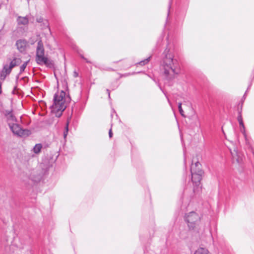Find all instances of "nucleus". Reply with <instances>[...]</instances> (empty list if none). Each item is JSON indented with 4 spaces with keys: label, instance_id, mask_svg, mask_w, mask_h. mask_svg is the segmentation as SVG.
Returning <instances> with one entry per match:
<instances>
[{
    "label": "nucleus",
    "instance_id": "f3484780",
    "mask_svg": "<svg viewBox=\"0 0 254 254\" xmlns=\"http://www.w3.org/2000/svg\"><path fill=\"white\" fill-rule=\"evenodd\" d=\"M109 136H110V137H111L112 136V133L111 130H110Z\"/></svg>",
    "mask_w": 254,
    "mask_h": 254
},
{
    "label": "nucleus",
    "instance_id": "9b49d317",
    "mask_svg": "<svg viewBox=\"0 0 254 254\" xmlns=\"http://www.w3.org/2000/svg\"><path fill=\"white\" fill-rule=\"evenodd\" d=\"M41 149L42 145L40 144H37L34 146L33 151L35 153H38L40 152Z\"/></svg>",
    "mask_w": 254,
    "mask_h": 254
},
{
    "label": "nucleus",
    "instance_id": "0eeeda50",
    "mask_svg": "<svg viewBox=\"0 0 254 254\" xmlns=\"http://www.w3.org/2000/svg\"><path fill=\"white\" fill-rule=\"evenodd\" d=\"M20 59H15L11 61L9 64L5 65L1 72V77H5L6 75L10 73L11 69L16 65L20 64Z\"/></svg>",
    "mask_w": 254,
    "mask_h": 254
},
{
    "label": "nucleus",
    "instance_id": "ddd939ff",
    "mask_svg": "<svg viewBox=\"0 0 254 254\" xmlns=\"http://www.w3.org/2000/svg\"><path fill=\"white\" fill-rule=\"evenodd\" d=\"M27 65V62H24V64L21 67V70L23 71Z\"/></svg>",
    "mask_w": 254,
    "mask_h": 254
},
{
    "label": "nucleus",
    "instance_id": "9d476101",
    "mask_svg": "<svg viewBox=\"0 0 254 254\" xmlns=\"http://www.w3.org/2000/svg\"><path fill=\"white\" fill-rule=\"evenodd\" d=\"M17 22L19 24L25 25L28 23V20L25 17H19L17 19Z\"/></svg>",
    "mask_w": 254,
    "mask_h": 254
},
{
    "label": "nucleus",
    "instance_id": "f8f14e48",
    "mask_svg": "<svg viewBox=\"0 0 254 254\" xmlns=\"http://www.w3.org/2000/svg\"><path fill=\"white\" fill-rule=\"evenodd\" d=\"M179 112H180V114L182 115V116H184V111L182 108L181 104L179 106Z\"/></svg>",
    "mask_w": 254,
    "mask_h": 254
},
{
    "label": "nucleus",
    "instance_id": "423d86ee",
    "mask_svg": "<svg viewBox=\"0 0 254 254\" xmlns=\"http://www.w3.org/2000/svg\"><path fill=\"white\" fill-rule=\"evenodd\" d=\"M173 55L171 53H168L164 60V64L168 68H170L173 72L177 66V61L173 59Z\"/></svg>",
    "mask_w": 254,
    "mask_h": 254
},
{
    "label": "nucleus",
    "instance_id": "2eb2a0df",
    "mask_svg": "<svg viewBox=\"0 0 254 254\" xmlns=\"http://www.w3.org/2000/svg\"><path fill=\"white\" fill-rule=\"evenodd\" d=\"M1 85V83L0 82V94L2 93Z\"/></svg>",
    "mask_w": 254,
    "mask_h": 254
},
{
    "label": "nucleus",
    "instance_id": "7ed1b4c3",
    "mask_svg": "<svg viewBox=\"0 0 254 254\" xmlns=\"http://www.w3.org/2000/svg\"><path fill=\"white\" fill-rule=\"evenodd\" d=\"M36 60L38 64H44L48 66L52 65V62L44 56L43 44L39 42L37 47Z\"/></svg>",
    "mask_w": 254,
    "mask_h": 254
},
{
    "label": "nucleus",
    "instance_id": "dca6fc26",
    "mask_svg": "<svg viewBox=\"0 0 254 254\" xmlns=\"http://www.w3.org/2000/svg\"><path fill=\"white\" fill-rule=\"evenodd\" d=\"M67 126H68V124L67 125V127H66V132H65V133H64V137H65V136H66V134H67V130H68V129H67Z\"/></svg>",
    "mask_w": 254,
    "mask_h": 254
},
{
    "label": "nucleus",
    "instance_id": "f03ea898",
    "mask_svg": "<svg viewBox=\"0 0 254 254\" xmlns=\"http://www.w3.org/2000/svg\"><path fill=\"white\" fill-rule=\"evenodd\" d=\"M6 118L8 126L14 134L21 137H26L30 134V130L23 129L20 127V121L16 119L12 114H7Z\"/></svg>",
    "mask_w": 254,
    "mask_h": 254
},
{
    "label": "nucleus",
    "instance_id": "a211bd4d",
    "mask_svg": "<svg viewBox=\"0 0 254 254\" xmlns=\"http://www.w3.org/2000/svg\"><path fill=\"white\" fill-rule=\"evenodd\" d=\"M35 90H36V89H33V90H32V92H35Z\"/></svg>",
    "mask_w": 254,
    "mask_h": 254
},
{
    "label": "nucleus",
    "instance_id": "20e7f679",
    "mask_svg": "<svg viewBox=\"0 0 254 254\" xmlns=\"http://www.w3.org/2000/svg\"><path fill=\"white\" fill-rule=\"evenodd\" d=\"M186 220L190 229H194L197 226L200 220V216L194 212L188 213L186 216Z\"/></svg>",
    "mask_w": 254,
    "mask_h": 254
},
{
    "label": "nucleus",
    "instance_id": "39448f33",
    "mask_svg": "<svg viewBox=\"0 0 254 254\" xmlns=\"http://www.w3.org/2000/svg\"><path fill=\"white\" fill-rule=\"evenodd\" d=\"M192 180L196 185L200 182L203 172L201 168V165L197 163L191 167Z\"/></svg>",
    "mask_w": 254,
    "mask_h": 254
},
{
    "label": "nucleus",
    "instance_id": "6e6552de",
    "mask_svg": "<svg viewBox=\"0 0 254 254\" xmlns=\"http://www.w3.org/2000/svg\"><path fill=\"white\" fill-rule=\"evenodd\" d=\"M27 45V42L24 40H19L16 42L17 48L20 51H24Z\"/></svg>",
    "mask_w": 254,
    "mask_h": 254
},
{
    "label": "nucleus",
    "instance_id": "4468645a",
    "mask_svg": "<svg viewBox=\"0 0 254 254\" xmlns=\"http://www.w3.org/2000/svg\"><path fill=\"white\" fill-rule=\"evenodd\" d=\"M39 106L41 108H43L45 106V103L43 101H41L39 102Z\"/></svg>",
    "mask_w": 254,
    "mask_h": 254
},
{
    "label": "nucleus",
    "instance_id": "f257e3e1",
    "mask_svg": "<svg viewBox=\"0 0 254 254\" xmlns=\"http://www.w3.org/2000/svg\"><path fill=\"white\" fill-rule=\"evenodd\" d=\"M67 98L65 97V93L64 91L58 92L54 98L53 105L51 106V112L56 116L59 117L66 108Z\"/></svg>",
    "mask_w": 254,
    "mask_h": 254
},
{
    "label": "nucleus",
    "instance_id": "1a4fd4ad",
    "mask_svg": "<svg viewBox=\"0 0 254 254\" xmlns=\"http://www.w3.org/2000/svg\"><path fill=\"white\" fill-rule=\"evenodd\" d=\"M194 254H211L207 249L204 248H199Z\"/></svg>",
    "mask_w": 254,
    "mask_h": 254
}]
</instances>
